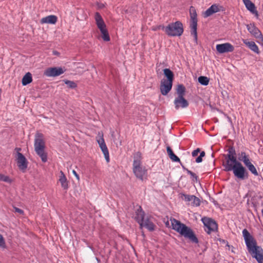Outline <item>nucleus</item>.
Here are the masks:
<instances>
[{
    "mask_svg": "<svg viewBox=\"0 0 263 263\" xmlns=\"http://www.w3.org/2000/svg\"><path fill=\"white\" fill-rule=\"evenodd\" d=\"M202 221L204 225V230L208 234L217 231L218 226L213 219L210 218L204 217L202 219Z\"/></svg>",
    "mask_w": 263,
    "mask_h": 263,
    "instance_id": "obj_9",
    "label": "nucleus"
},
{
    "mask_svg": "<svg viewBox=\"0 0 263 263\" xmlns=\"http://www.w3.org/2000/svg\"><path fill=\"white\" fill-rule=\"evenodd\" d=\"M72 173L75 176V177H76L77 180H80V177H79V175L76 172V171L75 170H72Z\"/></svg>",
    "mask_w": 263,
    "mask_h": 263,
    "instance_id": "obj_41",
    "label": "nucleus"
},
{
    "mask_svg": "<svg viewBox=\"0 0 263 263\" xmlns=\"http://www.w3.org/2000/svg\"><path fill=\"white\" fill-rule=\"evenodd\" d=\"M235 155V151L231 147V163L234 164L231 166V170L236 177L240 180H244L247 178L248 173L242 164L236 160Z\"/></svg>",
    "mask_w": 263,
    "mask_h": 263,
    "instance_id": "obj_3",
    "label": "nucleus"
},
{
    "mask_svg": "<svg viewBox=\"0 0 263 263\" xmlns=\"http://www.w3.org/2000/svg\"><path fill=\"white\" fill-rule=\"evenodd\" d=\"M205 156V152L202 151L200 153V155L199 157H198L196 160V162L199 163L202 162V157H204Z\"/></svg>",
    "mask_w": 263,
    "mask_h": 263,
    "instance_id": "obj_35",
    "label": "nucleus"
},
{
    "mask_svg": "<svg viewBox=\"0 0 263 263\" xmlns=\"http://www.w3.org/2000/svg\"><path fill=\"white\" fill-rule=\"evenodd\" d=\"M32 81V75L30 72H27L23 77L22 83L23 86H26L30 83Z\"/></svg>",
    "mask_w": 263,
    "mask_h": 263,
    "instance_id": "obj_26",
    "label": "nucleus"
},
{
    "mask_svg": "<svg viewBox=\"0 0 263 263\" xmlns=\"http://www.w3.org/2000/svg\"><path fill=\"white\" fill-rule=\"evenodd\" d=\"M247 167L252 174H253L255 175H258L257 171L255 166L253 165V164H251L248 166Z\"/></svg>",
    "mask_w": 263,
    "mask_h": 263,
    "instance_id": "obj_34",
    "label": "nucleus"
},
{
    "mask_svg": "<svg viewBox=\"0 0 263 263\" xmlns=\"http://www.w3.org/2000/svg\"><path fill=\"white\" fill-rule=\"evenodd\" d=\"M6 247L5 241L3 236L0 234V247L5 248Z\"/></svg>",
    "mask_w": 263,
    "mask_h": 263,
    "instance_id": "obj_37",
    "label": "nucleus"
},
{
    "mask_svg": "<svg viewBox=\"0 0 263 263\" xmlns=\"http://www.w3.org/2000/svg\"><path fill=\"white\" fill-rule=\"evenodd\" d=\"M135 218L136 221L139 223H140L142 221H143L144 218V213L142 210L141 206H139L138 209L136 211V215L135 216Z\"/></svg>",
    "mask_w": 263,
    "mask_h": 263,
    "instance_id": "obj_22",
    "label": "nucleus"
},
{
    "mask_svg": "<svg viewBox=\"0 0 263 263\" xmlns=\"http://www.w3.org/2000/svg\"><path fill=\"white\" fill-rule=\"evenodd\" d=\"M64 82L70 88H74L77 86V84L73 81L65 80H64Z\"/></svg>",
    "mask_w": 263,
    "mask_h": 263,
    "instance_id": "obj_32",
    "label": "nucleus"
},
{
    "mask_svg": "<svg viewBox=\"0 0 263 263\" xmlns=\"http://www.w3.org/2000/svg\"><path fill=\"white\" fill-rule=\"evenodd\" d=\"M200 148H198L196 149L193 151L192 155L193 157H196L198 155V153L200 152Z\"/></svg>",
    "mask_w": 263,
    "mask_h": 263,
    "instance_id": "obj_38",
    "label": "nucleus"
},
{
    "mask_svg": "<svg viewBox=\"0 0 263 263\" xmlns=\"http://www.w3.org/2000/svg\"><path fill=\"white\" fill-rule=\"evenodd\" d=\"M187 173L188 174L190 175L192 177L195 178L196 179H197V176L196 175L195 173L192 172L190 170H187Z\"/></svg>",
    "mask_w": 263,
    "mask_h": 263,
    "instance_id": "obj_39",
    "label": "nucleus"
},
{
    "mask_svg": "<svg viewBox=\"0 0 263 263\" xmlns=\"http://www.w3.org/2000/svg\"><path fill=\"white\" fill-rule=\"evenodd\" d=\"M17 153L16 156V161L17 162V166L20 170L24 172L28 166V162L25 156L18 151L21 150V148H16Z\"/></svg>",
    "mask_w": 263,
    "mask_h": 263,
    "instance_id": "obj_12",
    "label": "nucleus"
},
{
    "mask_svg": "<svg viewBox=\"0 0 263 263\" xmlns=\"http://www.w3.org/2000/svg\"><path fill=\"white\" fill-rule=\"evenodd\" d=\"M198 80L199 83L204 86L208 85L209 83V79L206 77L204 76L199 77Z\"/></svg>",
    "mask_w": 263,
    "mask_h": 263,
    "instance_id": "obj_31",
    "label": "nucleus"
},
{
    "mask_svg": "<svg viewBox=\"0 0 263 263\" xmlns=\"http://www.w3.org/2000/svg\"><path fill=\"white\" fill-rule=\"evenodd\" d=\"M216 50L220 53H225L230 51V44L225 43L217 44L216 45Z\"/></svg>",
    "mask_w": 263,
    "mask_h": 263,
    "instance_id": "obj_21",
    "label": "nucleus"
},
{
    "mask_svg": "<svg viewBox=\"0 0 263 263\" xmlns=\"http://www.w3.org/2000/svg\"><path fill=\"white\" fill-rule=\"evenodd\" d=\"M14 210L15 212L18 213L20 214H23L24 212L22 210L17 208H14Z\"/></svg>",
    "mask_w": 263,
    "mask_h": 263,
    "instance_id": "obj_40",
    "label": "nucleus"
},
{
    "mask_svg": "<svg viewBox=\"0 0 263 263\" xmlns=\"http://www.w3.org/2000/svg\"><path fill=\"white\" fill-rule=\"evenodd\" d=\"M228 154L227 155V157L226 158V163L224 162L223 166L224 167V170L227 171H230V147L228 148Z\"/></svg>",
    "mask_w": 263,
    "mask_h": 263,
    "instance_id": "obj_28",
    "label": "nucleus"
},
{
    "mask_svg": "<svg viewBox=\"0 0 263 263\" xmlns=\"http://www.w3.org/2000/svg\"><path fill=\"white\" fill-rule=\"evenodd\" d=\"M170 221L173 230L192 241L198 242V239L191 228L175 218H171Z\"/></svg>",
    "mask_w": 263,
    "mask_h": 263,
    "instance_id": "obj_2",
    "label": "nucleus"
},
{
    "mask_svg": "<svg viewBox=\"0 0 263 263\" xmlns=\"http://www.w3.org/2000/svg\"><path fill=\"white\" fill-rule=\"evenodd\" d=\"M164 74L167 78L165 81L173 82L174 78V74L173 72L168 68H165L163 70Z\"/></svg>",
    "mask_w": 263,
    "mask_h": 263,
    "instance_id": "obj_29",
    "label": "nucleus"
},
{
    "mask_svg": "<svg viewBox=\"0 0 263 263\" xmlns=\"http://www.w3.org/2000/svg\"><path fill=\"white\" fill-rule=\"evenodd\" d=\"M257 39V42L261 45L263 46V35L262 33H260V35H258L255 37Z\"/></svg>",
    "mask_w": 263,
    "mask_h": 263,
    "instance_id": "obj_36",
    "label": "nucleus"
},
{
    "mask_svg": "<svg viewBox=\"0 0 263 263\" xmlns=\"http://www.w3.org/2000/svg\"><path fill=\"white\" fill-rule=\"evenodd\" d=\"M175 108L178 109L179 108H186L189 106L187 101L184 99L183 96H177L174 100Z\"/></svg>",
    "mask_w": 263,
    "mask_h": 263,
    "instance_id": "obj_15",
    "label": "nucleus"
},
{
    "mask_svg": "<svg viewBox=\"0 0 263 263\" xmlns=\"http://www.w3.org/2000/svg\"><path fill=\"white\" fill-rule=\"evenodd\" d=\"M58 21V17L54 15H50L43 17L40 21L41 24H55Z\"/></svg>",
    "mask_w": 263,
    "mask_h": 263,
    "instance_id": "obj_18",
    "label": "nucleus"
},
{
    "mask_svg": "<svg viewBox=\"0 0 263 263\" xmlns=\"http://www.w3.org/2000/svg\"><path fill=\"white\" fill-rule=\"evenodd\" d=\"M97 141L99 145V146L102 151L105 160L107 162L109 161V155L108 151V148L105 143L103 134L99 133L98 136L96 137Z\"/></svg>",
    "mask_w": 263,
    "mask_h": 263,
    "instance_id": "obj_10",
    "label": "nucleus"
},
{
    "mask_svg": "<svg viewBox=\"0 0 263 263\" xmlns=\"http://www.w3.org/2000/svg\"><path fill=\"white\" fill-rule=\"evenodd\" d=\"M159 29H161L168 35L171 36H180L183 32L182 24L177 21L168 24L167 26H159Z\"/></svg>",
    "mask_w": 263,
    "mask_h": 263,
    "instance_id": "obj_5",
    "label": "nucleus"
},
{
    "mask_svg": "<svg viewBox=\"0 0 263 263\" xmlns=\"http://www.w3.org/2000/svg\"><path fill=\"white\" fill-rule=\"evenodd\" d=\"M231 51H232V50H233V46H232V45H231Z\"/></svg>",
    "mask_w": 263,
    "mask_h": 263,
    "instance_id": "obj_42",
    "label": "nucleus"
},
{
    "mask_svg": "<svg viewBox=\"0 0 263 263\" xmlns=\"http://www.w3.org/2000/svg\"><path fill=\"white\" fill-rule=\"evenodd\" d=\"M45 142L42 134L36 133L34 139V149L36 154L41 157L43 162L47 160V155L45 153Z\"/></svg>",
    "mask_w": 263,
    "mask_h": 263,
    "instance_id": "obj_4",
    "label": "nucleus"
},
{
    "mask_svg": "<svg viewBox=\"0 0 263 263\" xmlns=\"http://www.w3.org/2000/svg\"><path fill=\"white\" fill-rule=\"evenodd\" d=\"M242 235L249 253L258 263H263V249L257 245L255 239L247 229L242 230Z\"/></svg>",
    "mask_w": 263,
    "mask_h": 263,
    "instance_id": "obj_1",
    "label": "nucleus"
},
{
    "mask_svg": "<svg viewBox=\"0 0 263 263\" xmlns=\"http://www.w3.org/2000/svg\"><path fill=\"white\" fill-rule=\"evenodd\" d=\"M0 181H3L8 183L11 182V180L8 176H5L1 174H0Z\"/></svg>",
    "mask_w": 263,
    "mask_h": 263,
    "instance_id": "obj_33",
    "label": "nucleus"
},
{
    "mask_svg": "<svg viewBox=\"0 0 263 263\" xmlns=\"http://www.w3.org/2000/svg\"><path fill=\"white\" fill-rule=\"evenodd\" d=\"M64 73V70L61 67H52L47 69L44 74L47 77H57Z\"/></svg>",
    "mask_w": 263,
    "mask_h": 263,
    "instance_id": "obj_14",
    "label": "nucleus"
},
{
    "mask_svg": "<svg viewBox=\"0 0 263 263\" xmlns=\"http://www.w3.org/2000/svg\"><path fill=\"white\" fill-rule=\"evenodd\" d=\"M180 198L184 200L187 205H191L194 206H199L200 204L199 199L194 195H187L181 193L180 194Z\"/></svg>",
    "mask_w": 263,
    "mask_h": 263,
    "instance_id": "obj_11",
    "label": "nucleus"
},
{
    "mask_svg": "<svg viewBox=\"0 0 263 263\" xmlns=\"http://www.w3.org/2000/svg\"><path fill=\"white\" fill-rule=\"evenodd\" d=\"M95 18L97 27L101 31L102 39L105 41H109L110 40V37L108 31L106 29V25L105 24L102 16L98 12H96L95 13Z\"/></svg>",
    "mask_w": 263,
    "mask_h": 263,
    "instance_id": "obj_7",
    "label": "nucleus"
},
{
    "mask_svg": "<svg viewBox=\"0 0 263 263\" xmlns=\"http://www.w3.org/2000/svg\"><path fill=\"white\" fill-rule=\"evenodd\" d=\"M185 90V87L183 85H179L177 88V96H184Z\"/></svg>",
    "mask_w": 263,
    "mask_h": 263,
    "instance_id": "obj_30",
    "label": "nucleus"
},
{
    "mask_svg": "<svg viewBox=\"0 0 263 263\" xmlns=\"http://www.w3.org/2000/svg\"><path fill=\"white\" fill-rule=\"evenodd\" d=\"M167 153L170 159L174 162H180V159L174 154L172 149L170 147L167 146L166 148Z\"/></svg>",
    "mask_w": 263,
    "mask_h": 263,
    "instance_id": "obj_27",
    "label": "nucleus"
},
{
    "mask_svg": "<svg viewBox=\"0 0 263 263\" xmlns=\"http://www.w3.org/2000/svg\"><path fill=\"white\" fill-rule=\"evenodd\" d=\"M238 159L242 161L247 167L252 164L245 153L242 152L239 156Z\"/></svg>",
    "mask_w": 263,
    "mask_h": 263,
    "instance_id": "obj_25",
    "label": "nucleus"
},
{
    "mask_svg": "<svg viewBox=\"0 0 263 263\" xmlns=\"http://www.w3.org/2000/svg\"><path fill=\"white\" fill-rule=\"evenodd\" d=\"M218 11H219L218 6L216 5H213L204 12L203 16L204 17H209Z\"/></svg>",
    "mask_w": 263,
    "mask_h": 263,
    "instance_id": "obj_23",
    "label": "nucleus"
},
{
    "mask_svg": "<svg viewBox=\"0 0 263 263\" xmlns=\"http://www.w3.org/2000/svg\"><path fill=\"white\" fill-rule=\"evenodd\" d=\"M60 174L59 182H60L62 187L64 190H67L68 187L67 178L62 171L60 172Z\"/></svg>",
    "mask_w": 263,
    "mask_h": 263,
    "instance_id": "obj_24",
    "label": "nucleus"
},
{
    "mask_svg": "<svg viewBox=\"0 0 263 263\" xmlns=\"http://www.w3.org/2000/svg\"><path fill=\"white\" fill-rule=\"evenodd\" d=\"M242 1L246 8L257 17L258 14L255 5L250 0H242Z\"/></svg>",
    "mask_w": 263,
    "mask_h": 263,
    "instance_id": "obj_17",
    "label": "nucleus"
},
{
    "mask_svg": "<svg viewBox=\"0 0 263 263\" xmlns=\"http://www.w3.org/2000/svg\"><path fill=\"white\" fill-rule=\"evenodd\" d=\"M133 172L137 178L143 180L147 174V170L141 165L140 154L137 153L134 157Z\"/></svg>",
    "mask_w": 263,
    "mask_h": 263,
    "instance_id": "obj_6",
    "label": "nucleus"
},
{
    "mask_svg": "<svg viewBox=\"0 0 263 263\" xmlns=\"http://www.w3.org/2000/svg\"><path fill=\"white\" fill-rule=\"evenodd\" d=\"M243 43L252 51L257 54L259 53L258 47L254 42L245 40L243 41Z\"/></svg>",
    "mask_w": 263,
    "mask_h": 263,
    "instance_id": "obj_20",
    "label": "nucleus"
},
{
    "mask_svg": "<svg viewBox=\"0 0 263 263\" xmlns=\"http://www.w3.org/2000/svg\"><path fill=\"white\" fill-rule=\"evenodd\" d=\"M190 14L191 17V33L193 36L194 40L197 41V15L196 9L193 6L190 8Z\"/></svg>",
    "mask_w": 263,
    "mask_h": 263,
    "instance_id": "obj_8",
    "label": "nucleus"
},
{
    "mask_svg": "<svg viewBox=\"0 0 263 263\" xmlns=\"http://www.w3.org/2000/svg\"><path fill=\"white\" fill-rule=\"evenodd\" d=\"M248 31L255 37L260 35L261 31L255 26L254 24H250L247 25Z\"/></svg>",
    "mask_w": 263,
    "mask_h": 263,
    "instance_id": "obj_19",
    "label": "nucleus"
},
{
    "mask_svg": "<svg viewBox=\"0 0 263 263\" xmlns=\"http://www.w3.org/2000/svg\"><path fill=\"white\" fill-rule=\"evenodd\" d=\"M173 82L165 81V79L161 80L160 89L162 95L166 96L171 90Z\"/></svg>",
    "mask_w": 263,
    "mask_h": 263,
    "instance_id": "obj_13",
    "label": "nucleus"
},
{
    "mask_svg": "<svg viewBox=\"0 0 263 263\" xmlns=\"http://www.w3.org/2000/svg\"><path fill=\"white\" fill-rule=\"evenodd\" d=\"M139 224L141 228L144 227L149 231H154L155 228V224L153 223L151 218H149L148 217L145 218L143 220V221H142V222L140 223H139Z\"/></svg>",
    "mask_w": 263,
    "mask_h": 263,
    "instance_id": "obj_16",
    "label": "nucleus"
}]
</instances>
